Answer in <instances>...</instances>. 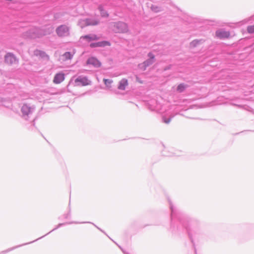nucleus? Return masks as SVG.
Segmentation results:
<instances>
[{
  "label": "nucleus",
  "mask_w": 254,
  "mask_h": 254,
  "mask_svg": "<svg viewBox=\"0 0 254 254\" xmlns=\"http://www.w3.org/2000/svg\"><path fill=\"white\" fill-rule=\"evenodd\" d=\"M187 87V86L185 84H183V83L180 84L178 86L177 90L179 93H181V92H183L186 89Z\"/></svg>",
  "instance_id": "19"
},
{
  "label": "nucleus",
  "mask_w": 254,
  "mask_h": 254,
  "mask_svg": "<svg viewBox=\"0 0 254 254\" xmlns=\"http://www.w3.org/2000/svg\"><path fill=\"white\" fill-rule=\"evenodd\" d=\"M21 110L24 115H28L31 112L30 109L27 105H23Z\"/></svg>",
  "instance_id": "18"
},
{
  "label": "nucleus",
  "mask_w": 254,
  "mask_h": 254,
  "mask_svg": "<svg viewBox=\"0 0 254 254\" xmlns=\"http://www.w3.org/2000/svg\"><path fill=\"white\" fill-rule=\"evenodd\" d=\"M216 36L220 39L227 38L230 36V33L223 29H219L216 31Z\"/></svg>",
  "instance_id": "9"
},
{
  "label": "nucleus",
  "mask_w": 254,
  "mask_h": 254,
  "mask_svg": "<svg viewBox=\"0 0 254 254\" xmlns=\"http://www.w3.org/2000/svg\"><path fill=\"white\" fill-rule=\"evenodd\" d=\"M5 62L8 64H17L18 61L15 56L11 53H7L4 57Z\"/></svg>",
  "instance_id": "7"
},
{
  "label": "nucleus",
  "mask_w": 254,
  "mask_h": 254,
  "mask_svg": "<svg viewBox=\"0 0 254 254\" xmlns=\"http://www.w3.org/2000/svg\"><path fill=\"white\" fill-rule=\"evenodd\" d=\"M103 82L107 87L110 88L113 81L112 79L104 78Z\"/></svg>",
  "instance_id": "21"
},
{
  "label": "nucleus",
  "mask_w": 254,
  "mask_h": 254,
  "mask_svg": "<svg viewBox=\"0 0 254 254\" xmlns=\"http://www.w3.org/2000/svg\"><path fill=\"white\" fill-rule=\"evenodd\" d=\"M80 39H84L90 42L98 39V37L95 34H89L81 37Z\"/></svg>",
  "instance_id": "13"
},
{
  "label": "nucleus",
  "mask_w": 254,
  "mask_h": 254,
  "mask_svg": "<svg viewBox=\"0 0 254 254\" xmlns=\"http://www.w3.org/2000/svg\"><path fill=\"white\" fill-rule=\"evenodd\" d=\"M141 67H139V66H138V67H139V68H140V69H141L142 70H143V67H144V66H141Z\"/></svg>",
  "instance_id": "24"
},
{
  "label": "nucleus",
  "mask_w": 254,
  "mask_h": 254,
  "mask_svg": "<svg viewBox=\"0 0 254 254\" xmlns=\"http://www.w3.org/2000/svg\"><path fill=\"white\" fill-rule=\"evenodd\" d=\"M107 45H110L109 43L107 41L98 42L90 44V47L92 48L104 47Z\"/></svg>",
  "instance_id": "14"
},
{
  "label": "nucleus",
  "mask_w": 254,
  "mask_h": 254,
  "mask_svg": "<svg viewBox=\"0 0 254 254\" xmlns=\"http://www.w3.org/2000/svg\"><path fill=\"white\" fill-rule=\"evenodd\" d=\"M128 85L127 80L126 78H123L119 81L118 88L120 90H125Z\"/></svg>",
  "instance_id": "11"
},
{
  "label": "nucleus",
  "mask_w": 254,
  "mask_h": 254,
  "mask_svg": "<svg viewBox=\"0 0 254 254\" xmlns=\"http://www.w3.org/2000/svg\"><path fill=\"white\" fill-rule=\"evenodd\" d=\"M150 8L154 12H158L162 10L161 7L153 4L151 5Z\"/></svg>",
  "instance_id": "20"
},
{
  "label": "nucleus",
  "mask_w": 254,
  "mask_h": 254,
  "mask_svg": "<svg viewBox=\"0 0 254 254\" xmlns=\"http://www.w3.org/2000/svg\"><path fill=\"white\" fill-rule=\"evenodd\" d=\"M34 55L37 56H39V57L45 60L48 61L49 59V56L46 54V53L40 50L35 51Z\"/></svg>",
  "instance_id": "12"
},
{
  "label": "nucleus",
  "mask_w": 254,
  "mask_h": 254,
  "mask_svg": "<svg viewBox=\"0 0 254 254\" xmlns=\"http://www.w3.org/2000/svg\"><path fill=\"white\" fill-rule=\"evenodd\" d=\"M74 54V53H71L68 52H65L62 56L65 60H71Z\"/></svg>",
  "instance_id": "15"
},
{
  "label": "nucleus",
  "mask_w": 254,
  "mask_h": 254,
  "mask_svg": "<svg viewBox=\"0 0 254 254\" xmlns=\"http://www.w3.org/2000/svg\"><path fill=\"white\" fill-rule=\"evenodd\" d=\"M87 64L92 65L96 68L99 67L101 65V62L94 57L89 58L87 61Z\"/></svg>",
  "instance_id": "8"
},
{
  "label": "nucleus",
  "mask_w": 254,
  "mask_h": 254,
  "mask_svg": "<svg viewBox=\"0 0 254 254\" xmlns=\"http://www.w3.org/2000/svg\"><path fill=\"white\" fill-rule=\"evenodd\" d=\"M171 121V119H164V122L166 123V124H168Z\"/></svg>",
  "instance_id": "23"
},
{
  "label": "nucleus",
  "mask_w": 254,
  "mask_h": 254,
  "mask_svg": "<svg viewBox=\"0 0 254 254\" xmlns=\"http://www.w3.org/2000/svg\"><path fill=\"white\" fill-rule=\"evenodd\" d=\"M53 31V28L52 26H49L48 28L42 29L36 27H32L24 32L22 34V37L25 39H35L50 34Z\"/></svg>",
  "instance_id": "1"
},
{
  "label": "nucleus",
  "mask_w": 254,
  "mask_h": 254,
  "mask_svg": "<svg viewBox=\"0 0 254 254\" xmlns=\"http://www.w3.org/2000/svg\"><path fill=\"white\" fill-rule=\"evenodd\" d=\"M99 21L96 19L91 18H83L79 20L78 25L81 28H83L86 26L97 25Z\"/></svg>",
  "instance_id": "5"
},
{
  "label": "nucleus",
  "mask_w": 254,
  "mask_h": 254,
  "mask_svg": "<svg viewBox=\"0 0 254 254\" xmlns=\"http://www.w3.org/2000/svg\"><path fill=\"white\" fill-rule=\"evenodd\" d=\"M109 28L115 33H125L128 31L127 24L123 22L111 23Z\"/></svg>",
  "instance_id": "2"
},
{
  "label": "nucleus",
  "mask_w": 254,
  "mask_h": 254,
  "mask_svg": "<svg viewBox=\"0 0 254 254\" xmlns=\"http://www.w3.org/2000/svg\"><path fill=\"white\" fill-rule=\"evenodd\" d=\"M247 30L249 33H254V25L248 26Z\"/></svg>",
  "instance_id": "22"
},
{
  "label": "nucleus",
  "mask_w": 254,
  "mask_h": 254,
  "mask_svg": "<svg viewBox=\"0 0 254 254\" xmlns=\"http://www.w3.org/2000/svg\"><path fill=\"white\" fill-rule=\"evenodd\" d=\"M91 84V81L87 77L84 76H79L75 78L73 82L74 86H86Z\"/></svg>",
  "instance_id": "4"
},
{
  "label": "nucleus",
  "mask_w": 254,
  "mask_h": 254,
  "mask_svg": "<svg viewBox=\"0 0 254 254\" xmlns=\"http://www.w3.org/2000/svg\"><path fill=\"white\" fill-rule=\"evenodd\" d=\"M148 56L149 58V59L138 64V66L140 67H141V66H144L143 70H145L147 66L152 64L155 62L154 56L151 53H149Z\"/></svg>",
  "instance_id": "6"
},
{
  "label": "nucleus",
  "mask_w": 254,
  "mask_h": 254,
  "mask_svg": "<svg viewBox=\"0 0 254 254\" xmlns=\"http://www.w3.org/2000/svg\"><path fill=\"white\" fill-rule=\"evenodd\" d=\"M98 9L100 11L101 15L102 17H107L109 15L107 12L104 9L103 5H99L98 7Z\"/></svg>",
  "instance_id": "16"
},
{
  "label": "nucleus",
  "mask_w": 254,
  "mask_h": 254,
  "mask_svg": "<svg viewBox=\"0 0 254 254\" xmlns=\"http://www.w3.org/2000/svg\"><path fill=\"white\" fill-rule=\"evenodd\" d=\"M70 27L66 25H61L56 29V33L61 37H67L70 35Z\"/></svg>",
  "instance_id": "3"
},
{
  "label": "nucleus",
  "mask_w": 254,
  "mask_h": 254,
  "mask_svg": "<svg viewBox=\"0 0 254 254\" xmlns=\"http://www.w3.org/2000/svg\"><path fill=\"white\" fill-rule=\"evenodd\" d=\"M202 42V40H194L190 43V46L191 47H195L197 45L201 44Z\"/></svg>",
  "instance_id": "17"
},
{
  "label": "nucleus",
  "mask_w": 254,
  "mask_h": 254,
  "mask_svg": "<svg viewBox=\"0 0 254 254\" xmlns=\"http://www.w3.org/2000/svg\"><path fill=\"white\" fill-rule=\"evenodd\" d=\"M64 79V74L63 73L59 72L57 73L54 78L53 82L56 84H59Z\"/></svg>",
  "instance_id": "10"
}]
</instances>
